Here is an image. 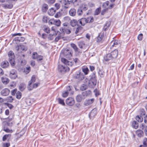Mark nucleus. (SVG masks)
<instances>
[{"instance_id": "obj_42", "label": "nucleus", "mask_w": 147, "mask_h": 147, "mask_svg": "<svg viewBox=\"0 0 147 147\" xmlns=\"http://www.w3.org/2000/svg\"><path fill=\"white\" fill-rule=\"evenodd\" d=\"M136 119L139 122H142L143 121V118L141 116H137L136 117Z\"/></svg>"}, {"instance_id": "obj_40", "label": "nucleus", "mask_w": 147, "mask_h": 147, "mask_svg": "<svg viewBox=\"0 0 147 147\" xmlns=\"http://www.w3.org/2000/svg\"><path fill=\"white\" fill-rule=\"evenodd\" d=\"M54 24L57 26H59L60 25L61 22L59 20H55Z\"/></svg>"}, {"instance_id": "obj_30", "label": "nucleus", "mask_w": 147, "mask_h": 147, "mask_svg": "<svg viewBox=\"0 0 147 147\" xmlns=\"http://www.w3.org/2000/svg\"><path fill=\"white\" fill-rule=\"evenodd\" d=\"M132 125L134 128L136 129L138 127L139 124L136 121H134L133 122Z\"/></svg>"}, {"instance_id": "obj_28", "label": "nucleus", "mask_w": 147, "mask_h": 147, "mask_svg": "<svg viewBox=\"0 0 147 147\" xmlns=\"http://www.w3.org/2000/svg\"><path fill=\"white\" fill-rule=\"evenodd\" d=\"M26 87V85L25 84H21L19 86V88L20 91H22L25 89Z\"/></svg>"}, {"instance_id": "obj_23", "label": "nucleus", "mask_w": 147, "mask_h": 147, "mask_svg": "<svg viewBox=\"0 0 147 147\" xmlns=\"http://www.w3.org/2000/svg\"><path fill=\"white\" fill-rule=\"evenodd\" d=\"M25 40V38L24 37H16L14 38L13 41H18V42H19L23 41Z\"/></svg>"}, {"instance_id": "obj_8", "label": "nucleus", "mask_w": 147, "mask_h": 147, "mask_svg": "<svg viewBox=\"0 0 147 147\" xmlns=\"http://www.w3.org/2000/svg\"><path fill=\"white\" fill-rule=\"evenodd\" d=\"M9 76L12 79H16L17 77V72L16 70L13 69L10 71Z\"/></svg>"}, {"instance_id": "obj_50", "label": "nucleus", "mask_w": 147, "mask_h": 147, "mask_svg": "<svg viewBox=\"0 0 147 147\" xmlns=\"http://www.w3.org/2000/svg\"><path fill=\"white\" fill-rule=\"evenodd\" d=\"M10 134H6L3 137V140L5 141L7 139V138L9 137L10 136Z\"/></svg>"}, {"instance_id": "obj_37", "label": "nucleus", "mask_w": 147, "mask_h": 147, "mask_svg": "<svg viewBox=\"0 0 147 147\" xmlns=\"http://www.w3.org/2000/svg\"><path fill=\"white\" fill-rule=\"evenodd\" d=\"M83 13V11L82 9L80 8L78 9L77 10V14L78 16H81L82 15Z\"/></svg>"}, {"instance_id": "obj_1", "label": "nucleus", "mask_w": 147, "mask_h": 147, "mask_svg": "<svg viewBox=\"0 0 147 147\" xmlns=\"http://www.w3.org/2000/svg\"><path fill=\"white\" fill-rule=\"evenodd\" d=\"M73 77L77 82H80L82 81L85 78V76L83 73L80 70L74 74Z\"/></svg>"}, {"instance_id": "obj_21", "label": "nucleus", "mask_w": 147, "mask_h": 147, "mask_svg": "<svg viewBox=\"0 0 147 147\" xmlns=\"http://www.w3.org/2000/svg\"><path fill=\"white\" fill-rule=\"evenodd\" d=\"M9 63L7 61H5L1 62V67L3 68H6L9 66Z\"/></svg>"}, {"instance_id": "obj_35", "label": "nucleus", "mask_w": 147, "mask_h": 147, "mask_svg": "<svg viewBox=\"0 0 147 147\" xmlns=\"http://www.w3.org/2000/svg\"><path fill=\"white\" fill-rule=\"evenodd\" d=\"M25 102L26 104H27L28 105L30 106L32 104L33 102V101L31 99L28 98L26 99Z\"/></svg>"}, {"instance_id": "obj_61", "label": "nucleus", "mask_w": 147, "mask_h": 147, "mask_svg": "<svg viewBox=\"0 0 147 147\" xmlns=\"http://www.w3.org/2000/svg\"><path fill=\"white\" fill-rule=\"evenodd\" d=\"M143 37V34H140L138 37V40H141L142 39Z\"/></svg>"}, {"instance_id": "obj_5", "label": "nucleus", "mask_w": 147, "mask_h": 147, "mask_svg": "<svg viewBox=\"0 0 147 147\" xmlns=\"http://www.w3.org/2000/svg\"><path fill=\"white\" fill-rule=\"evenodd\" d=\"M58 69L59 71L62 73H64L66 71H69V69L67 66H64L61 65H58Z\"/></svg>"}, {"instance_id": "obj_19", "label": "nucleus", "mask_w": 147, "mask_h": 147, "mask_svg": "<svg viewBox=\"0 0 147 147\" xmlns=\"http://www.w3.org/2000/svg\"><path fill=\"white\" fill-rule=\"evenodd\" d=\"M56 11V9H54L53 8H51L48 11V13L51 16H53L55 13Z\"/></svg>"}, {"instance_id": "obj_44", "label": "nucleus", "mask_w": 147, "mask_h": 147, "mask_svg": "<svg viewBox=\"0 0 147 147\" xmlns=\"http://www.w3.org/2000/svg\"><path fill=\"white\" fill-rule=\"evenodd\" d=\"M7 100H8V102H11L13 100V98L12 96H9L7 98Z\"/></svg>"}, {"instance_id": "obj_32", "label": "nucleus", "mask_w": 147, "mask_h": 147, "mask_svg": "<svg viewBox=\"0 0 147 147\" xmlns=\"http://www.w3.org/2000/svg\"><path fill=\"white\" fill-rule=\"evenodd\" d=\"M71 46L75 52H78V49L75 44L72 43L71 44Z\"/></svg>"}, {"instance_id": "obj_14", "label": "nucleus", "mask_w": 147, "mask_h": 147, "mask_svg": "<svg viewBox=\"0 0 147 147\" xmlns=\"http://www.w3.org/2000/svg\"><path fill=\"white\" fill-rule=\"evenodd\" d=\"M110 54L111 55L113 59H115L117 58L118 55V51L117 49L115 50L114 51L111 52Z\"/></svg>"}, {"instance_id": "obj_59", "label": "nucleus", "mask_w": 147, "mask_h": 147, "mask_svg": "<svg viewBox=\"0 0 147 147\" xmlns=\"http://www.w3.org/2000/svg\"><path fill=\"white\" fill-rule=\"evenodd\" d=\"M62 38V37L61 35H59L55 39V42H57L58 40L61 39Z\"/></svg>"}, {"instance_id": "obj_10", "label": "nucleus", "mask_w": 147, "mask_h": 147, "mask_svg": "<svg viewBox=\"0 0 147 147\" xmlns=\"http://www.w3.org/2000/svg\"><path fill=\"white\" fill-rule=\"evenodd\" d=\"M104 59L106 62H111L113 59L110 53L107 54L104 57Z\"/></svg>"}, {"instance_id": "obj_60", "label": "nucleus", "mask_w": 147, "mask_h": 147, "mask_svg": "<svg viewBox=\"0 0 147 147\" xmlns=\"http://www.w3.org/2000/svg\"><path fill=\"white\" fill-rule=\"evenodd\" d=\"M143 144L147 146V138H145L143 140Z\"/></svg>"}, {"instance_id": "obj_34", "label": "nucleus", "mask_w": 147, "mask_h": 147, "mask_svg": "<svg viewBox=\"0 0 147 147\" xmlns=\"http://www.w3.org/2000/svg\"><path fill=\"white\" fill-rule=\"evenodd\" d=\"M78 45L79 47L81 49L82 48L85 46V43L84 41H83L78 42Z\"/></svg>"}, {"instance_id": "obj_16", "label": "nucleus", "mask_w": 147, "mask_h": 147, "mask_svg": "<svg viewBox=\"0 0 147 147\" xmlns=\"http://www.w3.org/2000/svg\"><path fill=\"white\" fill-rule=\"evenodd\" d=\"M69 13L70 16H75L76 14V9L74 8H72L69 11Z\"/></svg>"}, {"instance_id": "obj_49", "label": "nucleus", "mask_w": 147, "mask_h": 147, "mask_svg": "<svg viewBox=\"0 0 147 147\" xmlns=\"http://www.w3.org/2000/svg\"><path fill=\"white\" fill-rule=\"evenodd\" d=\"M104 72L102 70H100L98 71V73L100 77H103L104 74Z\"/></svg>"}, {"instance_id": "obj_9", "label": "nucleus", "mask_w": 147, "mask_h": 147, "mask_svg": "<svg viewBox=\"0 0 147 147\" xmlns=\"http://www.w3.org/2000/svg\"><path fill=\"white\" fill-rule=\"evenodd\" d=\"M66 102L67 105L69 106H72L74 104L75 101L73 98L69 97L66 100Z\"/></svg>"}, {"instance_id": "obj_2", "label": "nucleus", "mask_w": 147, "mask_h": 147, "mask_svg": "<svg viewBox=\"0 0 147 147\" xmlns=\"http://www.w3.org/2000/svg\"><path fill=\"white\" fill-rule=\"evenodd\" d=\"M94 74L93 73L91 75V78L88 80V85L90 88H93L95 86L96 84V80Z\"/></svg>"}, {"instance_id": "obj_45", "label": "nucleus", "mask_w": 147, "mask_h": 147, "mask_svg": "<svg viewBox=\"0 0 147 147\" xmlns=\"http://www.w3.org/2000/svg\"><path fill=\"white\" fill-rule=\"evenodd\" d=\"M46 2L50 5L53 4L55 2V0H46Z\"/></svg>"}, {"instance_id": "obj_15", "label": "nucleus", "mask_w": 147, "mask_h": 147, "mask_svg": "<svg viewBox=\"0 0 147 147\" xmlns=\"http://www.w3.org/2000/svg\"><path fill=\"white\" fill-rule=\"evenodd\" d=\"M94 100V98L86 99L84 102V104L86 106H88L93 103Z\"/></svg>"}, {"instance_id": "obj_12", "label": "nucleus", "mask_w": 147, "mask_h": 147, "mask_svg": "<svg viewBox=\"0 0 147 147\" xmlns=\"http://www.w3.org/2000/svg\"><path fill=\"white\" fill-rule=\"evenodd\" d=\"M10 93V90L7 88H5L1 92V94L4 96H8Z\"/></svg>"}, {"instance_id": "obj_31", "label": "nucleus", "mask_w": 147, "mask_h": 147, "mask_svg": "<svg viewBox=\"0 0 147 147\" xmlns=\"http://www.w3.org/2000/svg\"><path fill=\"white\" fill-rule=\"evenodd\" d=\"M86 20H87V23H92L94 21V18L92 16H90L88 17L86 19Z\"/></svg>"}, {"instance_id": "obj_22", "label": "nucleus", "mask_w": 147, "mask_h": 147, "mask_svg": "<svg viewBox=\"0 0 147 147\" xmlns=\"http://www.w3.org/2000/svg\"><path fill=\"white\" fill-rule=\"evenodd\" d=\"M70 24L72 27H74L78 25V21L76 20L73 19L70 22Z\"/></svg>"}, {"instance_id": "obj_20", "label": "nucleus", "mask_w": 147, "mask_h": 147, "mask_svg": "<svg viewBox=\"0 0 147 147\" xmlns=\"http://www.w3.org/2000/svg\"><path fill=\"white\" fill-rule=\"evenodd\" d=\"M104 37V34L102 33H100L97 37L96 41L97 42H100L103 40Z\"/></svg>"}, {"instance_id": "obj_52", "label": "nucleus", "mask_w": 147, "mask_h": 147, "mask_svg": "<svg viewBox=\"0 0 147 147\" xmlns=\"http://www.w3.org/2000/svg\"><path fill=\"white\" fill-rule=\"evenodd\" d=\"M69 92L68 91H65L63 92L62 94V96L64 97H66L68 95Z\"/></svg>"}, {"instance_id": "obj_51", "label": "nucleus", "mask_w": 147, "mask_h": 147, "mask_svg": "<svg viewBox=\"0 0 147 147\" xmlns=\"http://www.w3.org/2000/svg\"><path fill=\"white\" fill-rule=\"evenodd\" d=\"M30 66L26 67V69L24 70V72L26 74L28 73L30 71Z\"/></svg>"}, {"instance_id": "obj_55", "label": "nucleus", "mask_w": 147, "mask_h": 147, "mask_svg": "<svg viewBox=\"0 0 147 147\" xmlns=\"http://www.w3.org/2000/svg\"><path fill=\"white\" fill-rule=\"evenodd\" d=\"M81 27H78L76 29L75 31V33L77 34L78 32L81 30Z\"/></svg>"}, {"instance_id": "obj_33", "label": "nucleus", "mask_w": 147, "mask_h": 147, "mask_svg": "<svg viewBox=\"0 0 147 147\" xmlns=\"http://www.w3.org/2000/svg\"><path fill=\"white\" fill-rule=\"evenodd\" d=\"M27 88L29 90H31L33 89V85H32L31 82H29Z\"/></svg>"}, {"instance_id": "obj_53", "label": "nucleus", "mask_w": 147, "mask_h": 147, "mask_svg": "<svg viewBox=\"0 0 147 147\" xmlns=\"http://www.w3.org/2000/svg\"><path fill=\"white\" fill-rule=\"evenodd\" d=\"M48 19L47 17L46 16H44L43 17L42 21L44 23H47L48 21Z\"/></svg>"}, {"instance_id": "obj_17", "label": "nucleus", "mask_w": 147, "mask_h": 147, "mask_svg": "<svg viewBox=\"0 0 147 147\" xmlns=\"http://www.w3.org/2000/svg\"><path fill=\"white\" fill-rule=\"evenodd\" d=\"M86 18H82L81 19H79L78 21L79 22L80 24L82 26H84L85 24L87 23V21Z\"/></svg>"}, {"instance_id": "obj_46", "label": "nucleus", "mask_w": 147, "mask_h": 147, "mask_svg": "<svg viewBox=\"0 0 147 147\" xmlns=\"http://www.w3.org/2000/svg\"><path fill=\"white\" fill-rule=\"evenodd\" d=\"M113 42L114 44V45H115V46H116L117 45L119 44V42L117 40L112 41L111 43V45L112 43H113Z\"/></svg>"}, {"instance_id": "obj_41", "label": "nucleus", "mask_w": 147, "mask_h": 147, "mask_svg": "<svg viewBox=\"0 0 147 147\" xmlns=\"http://www.w3.org/2000/svg\"><path fill=\"white\" fill-rule=\"evenodd\" d=\"M43 30L47 33L50 32V28L48 26H45L44 27Z\"/></svg>"}, {"instance_id": "obj_6", "label": "nucleus", "mask_w": 147, "mask_h": 147, "mask_svg": "<svg viewBox=\"0 0 147 147\" xmlns=\"http://www.w3.org/2000/svg\"><path fill=\"white\" fill-rule=\"evenodd\" d=\"M60 30L61 34L62 35L65 33L68 34L71 33V31L69 27L65 28V27H62L60 28Z\"/></svg>"}, {"instance_id": "obj_39", "label": "nucleus", "mask_w": 147, "mask_h": 147, "mask_svg": "<svg viewBox=\"0 0 147 147\" xmlns=\"http://www.w3.org/2000/svg\"><path fill=\"white\" fill-rule=\"evenodd\" d=\"M96 115V113L94 112L93 110H92L90 113L89 114V117L90 119H91L92 117H94Z\"/></svg>"}, {"instance_id": "obj_26", "label": "nucleus", "mask_w": 147, "mask_h": 147, "mask_svg": "<svg viewBox=\"0 0 147 147\" xmlns=\"http://www.w3.org/2000/svg\"><path fill=\"white\" fill-rule=\"evenodd\" d=\"M48 5L45 3L42 6V9L43 12H46L48 9Z\"/></svg>"}, {"instance_id": "obj_43", "label": "nucleus", "mask_w": 147, "mask_h": 147, "mask_svg": "<svg viewBox=\"0 0 147 147\" xmlns=\"http://www.w3.org/2000/svg\"><path fill=\"white\" fill-rule=\"evenodd\" d=\"M21 96V93L19 91H18L16 93V98L18 99H20Z\"/></svg>"}, {"instance_id": "obj_57", "label": "nucleus", "mask_w": 147, "mask_h": 147, "mask_svg": "<svg viewBox=\"0 0 147 147\" xmlns=\"http://www.w3.org/2000/svg\"><path fill=\"white\" fill-rule=\"evenodd\" d=\"M100 8H98L96 9L95 12V15H98L100 12Z\"/></svg>"}, {"instance_id": "obj_25", "label": "nucleus", "mask_w": 147, "mask_h": 147, "mask_svg": "<svg viewBox=\"0 0 147 147\" xmlns=\"http://www.w3.org/2000/svg\"><path fill=\"white\" fill-rule=\"evenodd\" d=\"M136 133L137 136L140 137L143 136L144 135L143 132L141 130H138L136 131Z\"/></svg>"}, {"instance_id": "obj_4", "label": "nucleus", "mask_w": 147, "mask_h": 147, "mask_svg": "<svg viewBox=\"0 0 147 147\" xmlns=\"http://www.w3.org/2000/svg\"><path fill=\"white\" fill-rule=\"evenodd\" d=\"M13 2L12 1L8 0L6 1V3H3L2 4V6L5 9H11L13 7Z\"/></svg>"}, {"instance_id": "obj_7", "label": "nucleus", "mask_w": 147, "mask_h": 147, "mask_svg": "<svg viewBox=\"0 0 147 147\" xmlns=\"http://www.w3.org/2000/svg\"><path fill=\"white\" fill-rule=\"evenodd\" d=\"M32 58L33 59H37L38 61H40L43 59V57L41 55H38L37 53L34 52L32 55Z\"/></svg>"}, {"instance_id": "obj_62", "label": "nucleus", "mask_w": 147, "mask_h": 147, "mask_svg": "<svg viewBox=\"0 0 147 147\" xmlns=\"http://www.w3.org/2000/svg\"><path fill=\"white\" fill-rule=\"evenodd\" d=\"M10 144L9 143H4L3 144V147H9L10 146Z\"/></svg>"}, {"instance_id": "obj_18", "label": "nucleus", "mask_w": 147, "mask_h": 147, "mask_svg": "<svg viewBox=\"0 0 147 147\" xmlns=\"http://www.w3.org/2000/svg\"><path fill=\"white\" fill-rule=\"evenodd\" d=\"M91 93V92L90 90H87L84 92L82 93V95L83 97L85 98V97L90 95Z\"/></svg>"}, {"instance_id": "obj_24", "label": "nucleus", "mask_w": 147, "mask_h": 147, "mask_svg": "<svg viewBox=\"0 0 147 147\" xmlns=\"http://www.w3.org/2000/svg\"><path fill=\"white\" fill-rule=\"evenodd\" d=\"M84 99V97L82 94L78 95L76 97V100L78 102H80L82 99Z\"/></svg>"}, {"instance_id": "obj_11", "label": "nucleus", "mask_w": 147, "mask_h": 147, "mask_svg": "<svg viewBox=\"0 0 147 147\" xmlns=\"http://www.w3.org/2000/svg\"><path fill=\"white\" fill-rule=\"evenodd\" d=\"M61 61L63 63L66 65H68L69 66H72L73 65V63L71 62L68 61L66 59L64 58H62Z\"/></svg>"}, {"instance_id": "obj_63", "label": "nucleus", "mask_w": 147, "mask_h": 147, "mask_svg": "<svg viewBox=\"0 0 147 147\" xmlns=\"http://www.w3.org/2000/svg\"><path fill=\"white\" fill-rule=\"evenodd\" d=\"M80 8L82 9V11H86L88 9V7L84 5V6L83 5H82V7H81Z\"/></svg>"}, {"instance_id": "obj_3", "label": "nucleus", "mask_w": 147, "mask_h": 147, "mask_svg": "<svg viewBox=\"0 0 147 147\" xmlns=\"http://www.w3.org/2000/svg\"><path fill=\"white\" fill-rule=\"evenodd\" d=\"M9 61L11 66H13L15 64L14 53L12 51H9L8 53Z\"/></svg>"}, {"instance_id": "obj_36", "label": "nucleus", "mask_w": 147, "mask_h": 147, "mask_svg": "<svg viewBox=\"0 0 147 147\" xmlns=\"http://www.w3.org/2000/svg\"><path fill=\"white\" fill-rule=\"evenodd\" d=\"M110 23L109 22H107V23L104 25L103 29L104 30L106 31L107 29V28L110 26Z\"/></svg>"}, {"instance_id": "obj_38", "label": "nucleus", "mask_w": 147, "mask_h": 147, "mask_svg": "<svg viewBox=\"0 0 147 147\" xmlns=\"http://www.w3.org/2000/svg\"><path fill=\"white\" fill-rule=\"evenodd\" d=\"M87 88V86L85 84H82L80 87V89L82 91H84L86 90Z\"/></svg>"}, {"instance_id": "obj_29", "label": "nucleus", "mask_w": 147, "mask_h": 147, "mask_svg": "<svg viewBox=\"0 0 147 147\" xmlns=\"http://www.w3.org/2000/svg\"><path fill=\"white\" fill-rule=\"evenodd\" d=\"M82 71L84 73L85 75L88 74L89 70L87 67H84L82 68Z\"/></svg>"}, {"instance_id": "obj_47", "label": "nucleus", "mask_w": 147, "mask_h": 147, "mask_svg": "<svg viewBox=\"0 0 147 147\" xmlns=\"http://www.w3.org/2000/svg\"><path fill=\"white\" fill-rule=\"evenodd\" d=\"M77 0H75V1L73 2V0H65V2L69 4H70L72 3L74 4L75 2Z\"/></svg>"}, {"instance_id": "obj_58", "label": "nucleus", "mask_w": 147, "mask_h": 147, "mask_svg": "<svg viewBox=\"0 0 147 147\" xmlns=\"http://www.w3.org/2000/svg\"><path fill=\"white\" fill-rule=\"evenodd\" d=\"M55 6L56 8L55 9L56 10H57L60 8V4L59 3H56L55 4Z\"/></svg>"}, {"instance_id": "obj_13", "label": "nucleus", "mask_w": 147, "mask_h": 147, "mask_svg": "<svg viewBox=\"0 0 147 147\" xmlns=\"http://www.w3.org/2000/svg\"><path fill=\"white\" fill-rule=\"evenodd\" d=\"M63 54L66 57L69 58L72 56V54L68 50L64 51Z\"/></svg>"}, {"instance_id": "obj_54", "label": "nucleus", "mask_w": 147, "mask_h": 147, "mask_svg": "<svg viewBox=\"0 0 147 147\" xmlns=\"http://www.w3.org/2000/svg\"><path fill=\"white\" fill-rule=\"evenodd\" d=\"M109 1H107L103 3V6L105 7L106 8L109 5Z\"/></svg>"}, {"instance_id": "obj_27", "label": "nucleus", "mask_w": 147, "mask_h": 147, "mask_svg": "<svg viewBox=\"0 0 147 147\" xmlns=\"http://www.w3.org/2000/svg\"><path fill=\"white\" fill-rule=\"evenodd\" d=\"M1 81L2 82L5 84H7L9 82V80L5 77H2L1 78Z\"/></svg>"}, {"instance_id": "obj_48", "label": "nucleus", "mask_w": 147, "mask_h": 147, "mask_svg": "<svg viewBox=\"0 0 147 147\" xmlns=\"http://www.w3.org/2000/svg\"><path fill=\"white\" fill-rule=\"evenodd\" d=\"M58 101L59 104L63 105H65V104L63 100L61 99L60 98H59L58 99Z\"/></svg>"}, {"instance_id": "obj_56", "label": "nucleus", "mask_w": 147, "mask_h": 147, "mask_svg": "<svg viewBox=\"0 0 147 147\" xmlns=\"http://www.w3.org/2000/svg\"><path fill=\"white\" fill-rule=\"evenodd\" d=\"M35 80L36 79L35 76L33 75L32 76L31 80L29 82H31V83H32L34 82H35Z\"/></svg>"}, {"instance_id": "obj_64", "label": "nucleus", "mask_w": 147, "mask_h": 147, "mask_svg": "<svg viewBox=\"0 0 147 147\" xmlns=\"http://www.w3.org/2000/svg\"><path fill=\"white\" fill-rule=\"evenodd\" d=\"M17 91V90L16 89H15L12 90L11 92V94L12 95H14L16 93Z\"/></svg>"}]
</instances>
